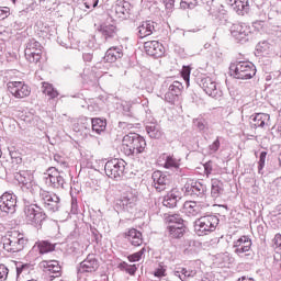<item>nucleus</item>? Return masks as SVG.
Returning a JSON list of instances; mask_svg holds the SVG:
<instances>
[{
    "label": "nucleus",
    "instance_id": "obj_1",
    "mask_svg": "<svg viewBox=\"0 0 281 281\" xmlns=\"http://www.w3.org/2000/svg\"><path fill=\"white\" fill-rule=\"evenodd\" d=\"M146 150V139L137 133H130L123 137L122 151L127 157H137Z\"/></svg>",
    "mask_w": 281,
    "mask_h": 281
},
{
    "label": "nucleus",
    "instance_id": "obj_2",
    "mask_svg": "<svg viewBox=\"0 0 281 281\" xmlns=\"http://www.w3.org/2000/svg\"><path fill=\"white\" fill-rule=\"evenodd\" d=\"M32 190L38 192L40 200L47 212L54 214V212L60 210V198L56 193H49V191L43 190L36 184L32 187Z\"/></svg>",
    "mask_w": 281,
    "mask_h": 281
},
{
    "label": "nucleus",
    "instance_id": "obj_3",
    "mask_svg": "<svg viewBox=\"0 0 281 281\" xmlns=\"http://www.w3.org/2000/svg\"><path fill=\"white\" fill-rule=\"evenodd\" d=\"M218 216L216 215H204L198 218L194 223L195 234L198 236H207V234H212V232H216V227H218Z\"/></svg>",
    "mask_w": 281,
    "mask_h": 281
},
{
    "label": "nucleus",
    "instance_id": "obj_4",
    "mask_svg": "<svg viewBox=\"0 0 281 281\" xmlns=\"http://www.w3.org/2000/svg\"><path fill=\"white\" fill-rule=\"evenodd\" d=\"M2 243L5 251H9L10 254H19V251H23V249H25L27 239H25L23 235L14 232L10 235H5L2 238Z\"/></svg>",
    "mask_w": 281,
    "mask_h": 281
},
{
    "label": "nucleus",
    "instance_id": "obj_5",
    "mask_svg": "<svg viewBox=\"0 0 281 281\" xmlns=\"http://www.w3.org/2000/svg\"><path fill=\"white\" fill-rule=\"evenodd\" d=\"M231 71L237 80H251L256 76V66L249 61H238L231 66Z\"/></svg>",
    "mask_w": 281,
    "mask_h": 281
},
{
    "label": "nucleus",
    "instance_id": "obj_6",
    "mask_svg": "<svg viewBox=\"0 0 281 281\" xmlns=\"http://www.w3.org/2000/svg\"><path fill=\"white\" fill-rule=\"evenodd\" d=\"M24 56L29 63H33L34 65L41 63V58H43V45L34 38L29 40Z\"/></svg>",
    "mask_w": 281,
    "mask_h": 281
},
{
    "label": "nucleus",
    "instance_id": "obj_7",
    "mask_svg": "<svg viewBox=\"0 0 281 281\" xmlns=\"http://www.w3.org/2000/svg\"><path fill=\"white\" fill-rule=\"evenodd\" d=\"M104 170L106 177L110 179H120V177H124V170H126V161L123 159L114 158L105 162Z\"/></svg>",
    "mask_w": 281,
    "mask_h": 281
},
{
    "label": "nucleus",
    "instance_id": "obj_8",
    "mask_svg": "<svg viewBox=\"0 0 281 281\" xmlns=\"http://www.w3.org/2000/svg\"><path fill=\"white\" fill-rule=\"evenodd\" d=\"M234 254L244 260H249L251 256V239L248 236H241L233 243Z\"/></svg>",
    "mask_w": 281,
    "mask_h": 281
},
{
    "label": "nucleus",
    "instance_id": "obj_9",
    "mask_svg": "<svg viewBox=\"0 0 281 281\" xmlns=\"http://www.w3.org/2000/svg\"><path fill=\"white\" fill-rule=\"evenodd\" d=\"M45 179L46 183L56 190H64L67 184V181L65 180V172L58 171L56 167L48 168Z\"/></svg>",
    "mask_w": 281,
    "mask_h": 281
},
{
    "label": "nucleus",
    "instance_id": "obj_10",
    "mask_svg": "<svg viewBox=\"0 0 281 281\" xmlns=\"http://www.w3.org/2000/svg\"><path fill=\"white\" fill-rule=\"evenodd\" d=\"M231 34L239 43H247L251 36V26L243 22L234 23L231 26Z\"/></svg>",
    "mask_w": 281,
    "mask_h": 281
},
{
    "label": "nucleus",
    "instance_id": "obj_11",
    "mask_svg": "<svg viewBox=\"0 0 281 281\" xmlns=\"http://www.w3.org/2000/svg\"><path fill=\"white\" fill-rule=\"evenodd\" d=\"M199 85L205 94L210 95L211 98H221V95H223V91H221L218 83H216V80L212 79L211 77H203Z\"/></svg>",
    "mask_w": 281,
    "mask_h": 281
},
{
    "label": "nucleus",
    "instance_id": "obj_12",
    "mask_svg": "<svg viewBox=\"0 0 281 281\" xmlns=\"http://www.w3.org/2000/svg\"><path fill=\"white\" fill-rule=\"evenodd\" d=\"M36 209H38L36 204H29L24 206V216L26 222L31 225H38V223H42V221L47 218L45 213L37 211Z\"/></svg>",
    "mask_w": 281,
    "mask_h": 281
},
{
    "label": "nucleus",
    "instance_id": "obj_13",
    "mask_svg": "<svg viewBox=\"0 0 281 281\" xmlns=\"http://www.w3.org/2000/svg\"><path fill=\"white\" fill-rule=\"evenodd\" d=\"M8 91L13 95V98H27L32 90L30 89L29 85H25L23 81H9Z\"/></svg>",
    "mask_w": 281,
    "mask_h": 281
},
{
    "label": "nucleus",
    "instance_id": "obj_14",
    "mask_svg": "<svg viewBox=\"0 0 281 281\" xmlns=\"http://www.w3.org/2000/svg\"><path fill=\"white\" fill-rule=\"evenodd\" d=\"M99 267L100 262L95 259V255H88L87 258L80 262L78 276H89V273H95Z\"/></svg>",
    "mask_w": 281,
    "mask_h": 281
},
{
    "label": "nucleus",
    "instance_id": "obj_15",
    "mask_svg": "<svg viewBox=\"0 0 281 281\" xmlns=\"http://www.w3.org/2000/svg\"><path fill=\"white\" fill-rule=\"evenodd\" d=\"M0 210L4 214H14L16 212V195L12 193H3L0 196Z\"/></svg>",
    "mask_w": 281,
    "mask_h": 281
},
{
    "label": "nucleus",
    "instance_id": "obj_16",
    "mask_svg": "<svg viewBox=\"0 0 281 281\" xmlns=\"http://www.w3.org/2000/svg\"><path fill=\"white\" fill-rule=\"evenodd\" d=\"M154 188L157 192H164V190H168V186H170V176L161 171H154L151 175Z\"/></svg>",
    "mask_w": 281,
    "mask_h": 281
},
{
    "label": "nucleus",
    "instance_id": "obj_17",
    "mask_svg": "<svg viewBox=\"0 0 281 281\" xmlns=\"http://www.w3.org/2000/svg\"><path fill=\"white\" fill-rule=\"evenodd\" d=\"M136 30L138 38H146V36H150L151 34H155L157 30H159V24H157V22L148 20L142 22V24Z\"/></svg>",
    "mask_w": 281,
    "mask_h": 281
},
{
    "label": "nucleus",
    "instance_id": "obj_18",
    "mask_svg": "<svg viewBox=\"0 0 281 281\" xmlns=\"http://www.w3.org/2000/svg\"><path fill=\"white\" fill-rule=\"evenodd\" d=\"M207 192V187L199 181H192L184 184V193L189 196H201Z\"/></svg>",
    "mask_w": 281,
    "mask_h": 281
},
{
    "label": "nucleus",
    "instance_id": "obj_19",
    "mask_svg": "<svg viewBox=\"0 0 281 281\" xmlns=\"http://www.w3.org/2000/svg\"><path fill=\"white\" fill-rule=\"evenodd\" d=\"M182 91L183 83L179 81H173L172 85L169 86V89L165 94L166 102H169L170 104L175 103V101L179 99V95H181Z\"/></svg>",
    "mask_w": 281,
    "mask_h": 281
},
{
    "label": "nucleus",
    "instance_id": "obj_20",
    "mask_svg": "<svg viewBox=\"0 0 281 281\" xmlns=\"http://www.w3.org/2000/svg\"><path fill=\"white\" fill-rule=\"evenodd\" d=\"M145 52L148 56H154L155 58H161L165 53L164 45L158 41H149L145 43Z\"/></svg>",
    "mask_w": 281,
    "mask_h": 281
},
{
    "label": "nucleus",
    "instance_id": "obj_21",
    "mask_svg": "<svg viewBox=\"0 0 281 281\" xmlns=\"http://www.w3.org/2000/svg\"><path fill=\"white\" fill-rule=\"evenodd\" d=\"M137 205V192H126L120 200V206L126 212H131Z\"/></svg>",
    "mask_w": 281,
    "mask_h": 281
},
{
    "label": "nucleus",
    "instance_id": "obj_22",
    "mask_svg": "<svg viewBox=\"0 0 281 281\" xmlns=\"http://www.w3.org/2000/svg\"><path fill=\"white\" fill-rule=\"evenodd\" d=\"M207 205L201 203V202H194V201H187L183 204V210L186 214H189L190 216H196L205 210Z\"/></svg>",
    "mask_w": 281,
    "mask_h": 281
},
{
    "label": "nucleus",
    "instance_id": "obj_23",
    "mask_svg": "<svg viewBox=\"0 0 281 281\" xmlns=\"http://www.w3.org/2000/svg\"><path fill=\"white\" fill-rule=\"evenodd\" d=\"M227 3L237 14H239V16L249 14V0H227Z\"/></svg>",
    "mask_w": 281,
    "mask_h": 281
},
{
    "label": "nucleus",
    "instance_id": "obj_24",
    "mask_svg": "<svg viewBox=\"0 0 281 281\" xmlns=\"http://www.w3.org/2000/svg\"><path fill=\"white\" fill-rule=\"evenodd\" d=\"M181 201V192L177 189H172L165 195L162 204L165 207H177V204Z\"/></svg>",
    "mask_w": 281,
    "mask_h": 281
},
{
    "label": "nucleus",
    "instance_id": "obj_25",
    "mask_svg": "<svg viewBox=\"0 0 281 281\" xmlns=\"http://www.w3.org/2000/svg\"><path fill=\"white\" fill-rule=\"evenodd\" d=\"M41 267H43L45 273H53L52 278L60 276L61 268L57 260L42 261Z\"/></svg>",
    "mask_w": 281,
    "mask_h": 281
},
{
    "label": "nucleus",
    "instance_id": "obj_26",
    "mask_svg": "<svg viewBox=\"0 0 281 281\" xmlns=\"http://www.w3.org/2000/svg\"><path fill=\"white\" fill-rule=\"evenodd\" d=\"M251 117V128H265V126H269V120H271V116L267 113H257Z\"/></svg>",
    "mask_w": 281,
    "mask_h": 281
},
{
    "label": "nucleus",
    "instance_id": "obj_27",
    "mask_svg": "<svg viewBox=\"0 0 281 281\" xmlns=\"http://www.w3.org/2000/svg\"><path fill=\"white\" fill-rule=\"evenodd\" d=\"M125 236L133 247H142V245H144L142 232L137 231L136 228H131Z\"/></svg>",
    "mask_w": 281,
    "mask_h": 281
},
{
    "label": "nucleus",
    "instance_id": "obj_28",
    "mask_svg": "<svg viewBox=\"0 0 281 281\" xmlns=\"http://www.w3.org/2000/svg\"><path fill=\"white\" fill-rule=\"evenodd\" d=\"M122 56H124L122 46H112L106 50L103 60H105V63H115L116 60H120Z\"/></svg>",
    "mask_w": 281,
    "mask_h": 281
},
{
    "label": "nucleus",
    "instance_id": "obj_29",
    "mask_svg": "<svg viewBox=\"0 0 281 281\" xmlns=\"http://www.w3.org/2000/svg\"><path fill=\"white\" fill-rule=\"evenodd\" d=\"M179 159L175 158V156H167L165 160V168L175 170L178 177H183L186 173H183V169L179 168Z\"/></svg>",
    "mask_w": 281,
    "mask_h": 281
},
{
    "label": "nucleus",
    "instance_id": "obj_30",
    "mask_svg": "<svg viewBox=\"0 0 281 281\" xmlns=\"http://www.w3.org/2000/svg\"><path fill=\"white\" fill-rule=\"evenodd\" d=\"M114 12L119 19H124L128 12H131V3L122 0H117L114 5Z\"/></svg>",
    "mask_w": 281,
    "mask_h": 281
},
{
    "label": "nucleus",
    "instance_id": "obj_31",
    "mask_svg": "<svg viewBox=\"0 0 281 281\" xmlns=\"http://www.w3.org/2000/svg\"><path fill=\"white\" fill-rule=\"evenodd\" d=\"M225 186L223 184V181L218 179H212L211 180V196L212 199H218L223 192H225Z\"/></svg>",
    "mask_w": 281,
    "mask_h": 281
},
{
    "label": "nucleus",
    "instance_id": "obj_32",
    "mask_svg": "<svg viewBox=\"0 0 281 281\" xmlns=\"http://www.w3.org/2000/svg\"><path fill=\"white\" fill-rule=\"evenodd\" d=\"M202 3L205 5V10L209 11V14L213 16V19H221V15L223 12H221V9L218 5L214 4V0H201Z\"/></svg>",
    "mask_w": 281,
    "mask_h": 281
},
{
    "label": "nucleus",
    "instance_id": "obj_33",
    "mask_svg": "<svg viewBox=\"0 0 281 281\" xmlns=\"http://www.w3.org/2000/svg\"><path fill=\"white\" fill-rule=\"evenodd\" d=\"M98 31L104 36L105 41L113 38L117 33V29L113 24L103 23L99 26Z\"/></svg>",
    "mask_w": 281,
    "mask_h": 281
},
{
    "label": "nucleus",
    "instance_id": "obj_34",
    "mask_svg": "<svg viewBox=\"0 0 281 281\" xmlns=\"http://www.w3.org/2000/svg\"><path fill=\"white\" fill-rule=\"evenodd\" d=\"M168 231L171 238H182V236L186 234V225L184 224H181L178 226L169 225Z\"/></svg>",
    "mask_w": 281,
    "mask_h": 281
},
{
    "label": "nucleus",
    "instance_id": "obj_35",
    "mask_svg": "<svg viewBox=\"0 0 281 281\" xmlns=\"http://www.w3.org/2000/svg\"><path fill=\"white\" fill-rule=\"evenodd\" d=\"M92 133H97V135H100L101 133H104L106 131V121L102 119H92Z\"/></svg>",
    "mask_w": 281,
    "mask_h": 281
},
{
    "label": "nucleus",
    "instance_id": "obj_36",
    "mask_svg": "<svg viewBox=\"0 0 281 281\" xmlns=\"http://www.w3.org/2000/svg\"><path fill=\"white\" fill-rule=\"evenodd\" d=\"M42 93L48 95L49 100H54L58 94V90L54 88L52 83L43 82L42 83Z\"/></svg>",
    "mask_w": 281,
    "mask_h": 281
},
{
    "label": "nucleus",
    "instance_id": "obj_37",
    "mask_svg": "<svg viewBox=\"0 0 281 281\" xmlns=\"http://www.w3.org/2000/svg\"><path fill=\"white\" fill-rule=\"evenodd\" d=\"M37 249L40 254H49V251H54L55 247L49 241H40L37 243Z\"/></svg>",
    "mask_w": 281,
    "mask_h": 281
},
{
    "label": "nucleus",
    "instance_id": "obj_38",
    "mask_svg": "<svg viewBox=\"0 0 281 281\" xmlns=\"http://www.w3.org/2000/svg\"><path fill=\"white\" fill-rule=\"evenodd\" d=\"M167 223L173 226L183 225V217H181L179 214H171L167 216Z\"/></svg>",
    "mask_w": 281,
    "mask_h": 281
},
{
    "label": "nucleus",
    "instance_id": "obj_39",
    "mask_svg": "<svg viewBox=\"0 0 281 281\" xmlns=\"http://www.w3.org/2000/svg\"><path fill=\"white\" fill-rule=\"evenodd\" d=\"M146 131L151 139H158V137H161V132H159L155 125H147Z\"/></svg>",
    "mask_w": 281,
    "mask_h": 281
},
{
    "label": "nucleus",
    "instance_id": "obj_40",
    "mask_svg": "<svg viewBox=\"0 0 281 281\" xmlns=\"http://www.w3.org/2000/svg\"><path fill=\"white\" fill-rule=\"evenodd\" d=\"M146 254V248H142L139 251L134 252L127 257L130 262H139L142 260V256Z\"/></svg>",
    "mask_w": 281,
    "mask_h": 281
},
{
    "label": "nucleus",
    "instance_id": "obj_41",
    "mask_svg": "<svg viewBox=\"0 0 281 281\" xmlns=\"http://www.w3.org/2000/svg\"><path fill=\"white\" fill-rule=\"evenodd\" d=\"M182 278H184V281L188 280V278H194L196 276V269L192 268H181Z\"/></svg>",
    "mask_w": 281,
    "mask_h": 281
},
{
    "label": "nucleus",
    "instance_id": "obj_42",
    "mask_svg": "<svg viewBox=\"0 0 281 281\" xmlns=\"http://www.w3.org/2000/svg\"><path fill=\"white\" fill-rule=\"evenodd\" d=\"M193 124L199 131H205L207 128V122L204 119H195L193 120Z\"/></svg>",
    "mask_w": 281,
    "mask_h": 281
},
{
    "label": "nucleus",
    "instance_id": "obj_43",
    "mask_svg": "<svg viewBox=\"0 0 281 281\" xmlns=\"http://www.w3.org/2000/svg\"><path fill=\"white\" fill-rule=\"evenodd\" d=\"M199 3L198 0H181V8H189L190 10L196 8V4Z\"/></svg>",
    "mask_w": 281,
    "mask_h": 281
},
{
    "label": "nucleus",
    "instance_id": "obj_44",
    "mask_svg": "<svg viewBox=\"0 0 281 281\" xmlns=\"http://www.w3.org/2000/svg\"><path fill=\"white\" fill-rule=\"evenodd\" d=\"M121 265H122V267H127V268H125V271L127 273H130V276H135V273L137 272V266L136 265L128 266V263H126V262H123Z\"/></svg>",
    "mask_w": 281,
    "mask_h": 281
},
{
    "label": "nucleus",
    "instance_id": "obj_45",
    "mask_svg": "<svg viewBox=\"0 0 281 281\" xmlns=\"http://www.w3.org/2000/svg\"><path fill=\"white\" fill-rule=\"evenodd\" d=\"M267 160V151H261L260 156H259V166H258V170L260 172V170H262V168H265V161Z\"/></svg>",
    "mask_w": 281,
    "mask_h": 281
},
{
    "label": "nucleus",
    "instance_id": "obj_46",
    "mask_svg": "<svg viewBox=\"0 0 281 281\" xmlns=\"http://www.w3.org/2000/svg\"><path fill=\"white\" fill-rule=\"evenodd\" d=\"M274 249H278V251H281V235L277 234L272 240Z\"/></svg>",
    "mask_w": 281,
    "mask_h": 281
},
{
    "label": "nucleus",
    "instance_id": "obj_47",
    "mask_svg": "<svg viewBox=\"0 0 281 281\" xmlns=\"http://www.w3.org/2000/svg\"><path fill=\"white\" fill-rule=\"evenodd\" d=\"M25 175H27V172L23 171L22 173H18L15 176V179L23 186H27V178L25 177Z\"/></svg>",
    "mask_w": 281,
    "mask_h": 281
},
{
    "label": "nucleus",
    "instance_id": "obj_48",
    "mask_svg": "<svg viewBox=\"0 0 281 281\" xmlns=\"http://www.w3.org/2000/svg\"><path fill=\"white\" fill-rule=\"evenodd\" d=\"M209 148L212 153L218 151V149L221 148V140L218 139V137L213 142V144L209 146Z\"/></svg>",
    "mask_w": 281,
    "mask_h": 281
},
{
    "label": "nucleus",
    "instance_id": "obj_49",
    "mask_svg": "<svg viewBox=\"0 0 281 281\" xmlns=\"http://www.w3.org/2000/svg\"><path fill=\"white\" fill-rule=\"evenodd\" d=\"M8 280V268L3 265H0V281Z\"/></svg>",
    "mask_w": 281,
    "mask_h": 281
},
{
    "label": "nucleus",
    "instance_id": "obj_50",
    "mask_svg": "<svg viewBox=\"0 0 281 281\" xmlns=\"http://www.w3.org/2000/svg\"><path fill=\"white\" fill-rule=\"evenodd\" d=\"M252 27L256 32H262V29L265 27V22L256 21L252 23Z\"/></svg>",
    "mask_w": 281,
    "mask_h": 281
},
{
    "label": "nucleus",
    "instance_id": "obj_51",
    "mask_svg": "<svg viewBox=\"0 0 281 281\" xmlns=\"http://www.w3.org/2000/svg\"><path fill=\"white\" fill-rule=\"evenodd\" d=\"M155 278H164L166 277V269H164V267L158 268L155 272H154Z\"/></svg>",
    "mask_w": 281,
    "mask_h": 281
},
{
    "label": "nucleus",
    "instance_id": "obj_52",
    "mask_svg": "<svg viewBox=\"0 0 281 281\" xmlns=\"http://www.w3.org/2000/svg\"><path fill=\"white\" fill-rule=\"evenodd\" d=\"M12 164H13L14 170H18V167H14V165L15 166H21V164H23V158H21L20 156L12 157Z\"/></svg>",
    "mask_w": 281,
    "mask_h": 281
},
{
    "label": "nucleus",
    "instance_id": "obj_53",
    "mask_svg": "<svg viewBox=\"0 0 281 281\" xmlns=\"http://www.w3.org/2000/svg\"><path fill=\"white\" fill-rule=\"evenodd\" d=\"M54 161H56L57 164H60V166H64V168H67V162L63 160V157L60 155H55Z\"/></svg>",
    "mask_w": 281,
    "mask_h": 281
},
{
    "label": "nucleus",
    "instance_id": "obj_54",
    "mask_svg": "<svg viewBox=\"0 0 281 281\" xmlns=\"http://www.w3.org/2000/svg\"><path fill=\"white\" fill-rule=\"evenodd\" d=\"M71 213L78 214V200L77 199L71 200Z\"/></svg>",
    "mask_w": 281,
    "mask_h": 281
},
{
    "label": "nucleus",
    "instance_id": "obj_55",
    "mask_svg": "<svg viewBox=\"0 0 281 281\" xmlns=\"http://www.w3.org/2000/svg\"><path fill=\"white\" fill-rule=\"evenodd\" d=\"M0 12H1L0 16L2 19H8V16L10 15V8L3 7V9H1Z\"/></svg>",
    "mask_w": 281,
    "mask_h": 281
},
{
    "label": "nucleus",
    "instance_id": "obj_56",
    "mask_svg": "<svg viewBox=\"0 0 281 281\" xmlns=\"http://www.w3.org/2000/svg\"><path fill=\"white\" fill-rule=\"evenodd\" d=\"M83 60H85L86 63H91V60H93V54H91V53H85V54H83Z\"/></svg>",
    "mask_w": 281,
    "mask_h": 281
},
{
    "label": "nucleus",
    "instance_id": "obj_57",
    "mask_svg": "<svg viewBox=\"0 0 281 281\" xmlns=\"http://www.w3.org/2000/svg\"><path fill=\"white\" fill-rule=\"evenodd\" d=\"M97 8L98 7V0H93V2H85V8H87V10H89L90 8Z\"/></svg>",
    "mask_w": 281,
    "mask_h": 281
},
{
    "label": "nucleus",
    "instance_id": "obj_58",
    "mask_svg": "<svg viewBox=\"0 0 281 281\" xmlns=\"http://www.w3.org/2000/svg\"><path fill=\"white\" fill-rule=\"evenodd\" d=\"M173 276H176V278H179L182 281H186V278H183V272H181V269L173 271Z\"/></svg>",
    "mask_w": 281,
    "mask_h": 281
},
{
    "label": "nucleus",
    "instance_id": "obj_59",
    "mask_svg": "<svg viewBox=\"0 0 281 281\" xmlns=\"http://www.w3.org/2000/svg\"><path fill=\"white\" fill-rule=\"evenodd\" d=\"M119 125L121 128H127V131L133 128V124H128L126 122H120Z\"/></svg>",
    "mask_w": 281,
    "mask_h": 281
},
{
    "label": "nucleus",
    "instance_id": "obj_60",
    "mask_svg": "<svg viewBox=\"0 0 281 281\" xmlns=\"http://www.w3.org/2000/svg\"><path fill=\"white\" fill-rule=\"evenodd\" d=\"M204 170H205L206 175H210L212 172V165H211V162H206L204 165Z\"/></svg>",
    "mask_w": 281,
    "mask_h": 281
},
{
    "label": "nucleus",
    "instance_id": "obj_61",
    "mask_svg": "<svg viewBox=\"0 0 281 281\" xmlns=\"http://www.w3.org/2000/svg\"><path fill=\"white\" fill-rule=\"evenodd\" d=\"M123 111H124L125 115H128V116L132 115V113H131V105H128V104L124 105L123 106Z\"/></svg>",
    "mask_w": 281,
    "mask_h": 281
},
{
    "label": "nucleus",
    "instance_id": "obj_62",
    "mask_svg": "<svg viewBox=\"0 0 281 281\" xmlns=\"http://www.w3.org/2000/svg\"><path fill=\"white\" fill-rule=\"evenodd\" d=\"M165 3L167 8H172V5H175V0H165Z\"/></svg>",
    "mask_w": 281,
    "mask_h": 281
},
{
    "label": "nucleus",
    "instance_id": "obj_63",
    "mask_svg": "<svg viewBox=\"0 0 281 281\" xmlns=\"http://www.w3.org/2000/svg\"><path fill=\"white\" fill-rule=\"evenodd\" d=\"M23 269H25V266H22L21 268H16L18 276H21V273H23Z\"/></svg>",
    "mask_w": 281,
    "mask_h": 281
},
{
    "label": "nucleus",
    "instance_id": "obj_64",
    "mask_svg": "<svg viewBox=\"0 0 281 281\" xmlns=\"http://www.w3.org/2000/svg\"><path fill=\"white\" fill-rule=\"evenodd\" d=\"M11 1H13V3H16V0H11Z\"/></svg>",
    "mask_w": 281,
    "mask_h": 281
}]
</instances>
